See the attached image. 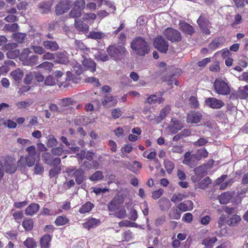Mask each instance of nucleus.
Returning a JSON list of instances; mask_svg holds the SVG:
<instances>
[{
	"instance_id": "1",
	"label": "nucleus",
	"mask_w": 248,
	"mask_h": 248,
	"mask_svg": "<svg viewBox=\"0 0 248 248\" xmlns=\"http://www.w3.org/2000/svg\"><path fill=\"white\" fill-rule=\"evenodd\" d=\"M130 47L135 53L140 56H144L149 53V44L141 37H136L131 42Z\"/></svg>"
},
{
	"instance_id": "2",
	"label": "nucleus",
	"mask_w": 248,
	"mask_h": 248,
	"mask_svg": "<svg viewBox=\"0 0 248 248\" xmlns=\"http://www.w3.org/2000/svg\"><path fill=\"white\" fill-rule=\"evenodd\" d=\"M107 52L110 58L114 61L124 60L128 55V52L124 45H112L107 48Z\"/></svg>"
},
{
	"instance_id": "3",
	"label": "nucleus",
	"mask_w": 248,
	"mask_h": 248,
	"mask_svg": "<svg viewBox=\"0 0 248 248\" xmlns=\"http://www.w3.org/2000/svg\"><path fill=\"white\" fill-rule=\"evenodd\" d=\"M19 59L23 65L32 66L37 64L39 57L36 55L32 54L29 48H26L20 54Z\"/></svg>"
},
{
	"instance_id": "4",
	"label": "nucleus",
	"mask_w": 248,
	"mask_h": 248,
	"mask_svg": "<svg viewBox=\"0 0 248 248\" xmlns=\"http://www.w3.org/2000/svg\"><path fill=\"white\" fill-rule=\"evenodd\" d=\"M214 88L218 94L227 95L230 93L231 90L228 83L221 78L215 79Z\"/></svg>"
},
{
	"instance_id": "5",
	"label": "nucleus",
	"mask_w": 248,
	"mask_h": 248,
	"mask_svg": "<svg viewBox=\"0 0 248 248\" xmlns=\"http://www.w3.org/2000/svg\"><path fill=\"white\" fill-rule=\"evenodd\" d=\"M165 37L172 43L179 42L182 40V35L180 31L172 28H167L163 31Z\"/></svg>"
},
{
	"instance_id": "6",
	"label": "nucleus",
	"mask_w": 248,
	"mask_h": 248,
	"mask_svg": "<svg viewBox=\"0 0 248 248\" xmlns=\"http://www.w3.org/2000/svg\"><path fill=\"white\" fill-rule=\"evenodd\" d=\"M153 44L155 48L162 53H166L168 50L169 43L161 35L155 38Z\"/></svg>"
},
{
	"instance_id": "7",
	"label": "nucleus",
	"mask_w": 248,
	"mask_h": 248,
	"mask_svg": "<svg viewBox=\"0 0 248 248\" xmlns=\"http://www.w3.org/2000/svg\"><path fill=\"white\" fill-rule=\"evenodd\" d=\"M207 167L206 166H200L194 170L195 175L191 177L193 183L200 181L202 178L207 174Z\"/></svg>"
},
{
	"instance_id": "8",
	"label": "nucleus",
	"mask_w": 248,
	"mask_h": 248,
	"mask_svg": "<svg viewBox=\"0 0 248 248\" xmlns=\"http://www.w3.org/2000/svg\"><path fill=\"white\" fill-rule=\"evenodd\" d=\"M202 118V114L199 111H190L186 116V122L188 124H198Z\"/></svg>"
},
{
	"instance_id": "9",
	"label": "nucleus",
	"mask_w": 248,
	"mask_h": 248,
	"mask_svg": "<svg viewBox=\"0 0 248 248\" xmlns=\"http://www.w3.org/2000/svg\"><path fill=\"white\" fill-rule=\"evenodd\" d=\"M70 8L69 0H61L59 3L56 5L55 12L57 15H61L67 12Z\"/></svg>"
},
{
	"instance_id": "10",
	"label": "nucleus",
	"mask_w": 248,
	"mask_h": 248,
	"mask_svg": "<svg viewBox=\"0 0 248 248\" xmlns=\"http://www.w3.org/2000/svg\"><path fill=\"white\" fill-rule=\"evenodd\" d=\"M204 103L209 107L214 109L220 108L225 105L222 100L215 97L207 98L205 100Z\"/></svg>"
},
{
	"instance_id": "11",
	"label": "nucleus",
	"mask_w": 248,
	"mask_h": 248,
	"mask_svg": "<svg viewBox=\"0 0 248 248\" xmlns=\"http://www.w3.org/2000/svg\"><path fill=\"white\" fill-rule=\"evenodd\" d=\"M170 124L168 127V130L171 134H176L183 127L181 122L176 118H172L170 121Z\"/></svg>"
},
{
	"instance_id": "12",
	"label": "nucleus",
	"mask_w": 248,
	"mask_h": 248,
	"mask_svg": "<svg viewBox=\"0 0 248 248\" xmlns=\"http://www.w3.org/2000/svg\"><path fill=\"white\" fill-rule=\"evenodd\" d=\"M171 110V107L170 105H166L163 107L160 110L158 116H155L153 119L156 124L160 123L163 120L167 114H169Z\"/></svg>"
},
{
	"instance_id": "13",
	"label": "nucleus",
	"mask_w": 248,
	"mask_h": 248,
	"mask_svg": "<svg viewBox=\"0 0 248 248\" xmlns=\"http://www.w3.org/2000/svg\"><path fill=\"white\" fill-rule=\"evenodd\" d=\"M226 42V38L223 36H220L215 37L209 44V49L215 50L221 46L223 45Z\"/></svg>"
},
{
	"instance_id": "14",
	"label": "nucleus",
	"mask_w": 248,
	"mask_h": 248,
	"mask_svg": "<svg viewBox=\"0 0 248 248\" xmlns=\"http://www.w3.org/2000/svg\"><path fill=\"white\" fill-rule=\"evenodd\" d=\"M74 25L75 28L79 31L86 33L89 31V26L80 19L75 20Z\"/></svg>"
},
{
	"instance_id": "15",
	"label": "nucleus",
	"mask_w": 248,
	"mask_h": 248,
	"mask_svg": "<svg viewBox=\"0 0 248 248\" xmlns=\"http://www.w3.org/2000/svg\"><path fill=\"white\" fill-rule=\"evenodd\" d=\"M34 156H21L18 162L19 166H24L27 165L29 167L34 165L35 160Z\"/></svg>"
},
{
	"instance_id": "16",
	"label": "nucleus",
	"mask_w": 248,
	"mask_h": 248,
	"mask_svg": "<svg viewBox=\"0 0 248 248\" xmlns=\"http://www.w3.org/2000/svg\"><path fill=\"white\" fill-rule=\"evenodd\" d=\"M179 26L180 30L186 35L191 36L195 32L194 28L186 22H180Z\"/></svg>"
},
{
	"instance_id": "17",
	"label": "nucleus",
	"mask_w": 248,
	"mask_h": 248,
	"mask_svg": "<svg viewBox=\"0 0 248 248\" xmlns=\"http://www.w3.org/2000/svg\"><path fill=\"white\" fill-rule=\"evenodd\" d=\"M176 208L183 212L191 211L193 209V203L190 200L185 201L179 203Z\"/></svg>"
},
{
	"instance_id": "18",
	"label": "nucleus",
	"mask_w": 248,
	"mask_h": 248,
	"mask_svg": "<svg viewBox=\"0 0 248 248\" xmlns=\"http://www.w3.org/2000/svg\"><path fill=\"white\" fill-rule=\"evenodd\" d=\"M73 175L78 185L81 184L86 179L84 171L81 169H78L74 171Z\"/></svg>"
},
{
	"instance_id": "19",
	"label": "nucleus",
	"mask_w": 248,
	"mask_h": 248,
	"mask_svg": "<svg viewBox=\"0 0 248 248\" xmlns=\"http://www.w3.org/2000/svg\"><path fill=\"white\" fill-rule=\"evenodd\" d=\"M43 46L45 49L52 51H57L60 48L58 44L55 41H44L43 42Z\"/></svg>"
},
{
	"instance_id": "20",
	"label": "nucleus",
	"mask_w": 248,
	"mask_h": 248,
	"mask_svg": "<svg viewBox=\"0 0 248 248\" xmlns=\"http://www.w3.org/2000/svg\"><path fill=\"white\" fill-rule=\"evenodd\" d=\"M100 223L101 222L99 219L94 218H91L83 223L82 225L84 228L89 230L92 228H95L99 226Z\"/></svg>"
},
{
	"instance_id": "21",
	"label": "nucleus",
	"mask_w": 248,
	"mask_h": 248,
	"mask_svg": "<svg viewBox=\"0 0 248 248\" xmlns=\"http://www.w3.org/2000/svg\"><path fill=\"white\" fill-rule=\"evenodd\" d=\"M117 103V100L114 96L106 95L104 97V100L102 102V104L104 107H108L115 105Z\"/></svg>"
},
{
	"instance_id": "22",
	"label": "nucleus",
	"mask_w": 248,
	"mask_h": 248,
	"mask_svg": "<svg viewBox=\"0 0 248 248\" xmlns=\"http://www.w3.org/2000/svg\"><path fill=\"white\" fill-rule=\"evenodd\" d=\"M46 163L54 167L58 166L61 163V159L59 157L53 158V156H43Z\"/></svg>"
},
{
	"instance_id": "23",
	"label": "nucleus",
	"mask_w": 248,
	"mask_h": 248,
	"mask_svg": "<svg viewBox=\"0 0 248 248\" xmlns=\"http://www.w3.org/2000/svg\"><path fill=\"white\" fill-rule=\"evenodd\" d=\"M40 206L37 203H33L31 204L25 209V214L28 216H32L35 214L39 209Z\"/></svg>"
},
{
	"instance_id": "24",
	"label": "nucleus",
	"mask_w": 248,
	"mask_h": 248,
	"mask_svg": "<svg viewBox=\"0 0 248 248\" xmlns=\"http://www.w3.org/2000/svg\"><path fill=\"white\" fill-rule=\"evenodd\" d=\"M125 167L132 171L136 173L141 168V164L137 161H134L131 163H128L125 164Z\"/></svg>"
},
{
	"instance_id": "25",
	"label": "nucleus",
	"mask_w": 248,
	"mask_h": 248,
	"mask_svg": "<svg viewBox=\"0 0 248 248\" xmlns=\"http://www.w3.org/2000/svg\"><path fill=\"white\" fill-rule=\"evenodd\" d=\"M232 197V194L229 192H225L218 197V199L220 204H225L228 203Z\"/></svg>"
},
{
	"instance_id": "26",
	"label": "nucleus",
	"mask_w": 248,
	"mask_h": 248,
	"mask_svg": "<svg viewBox=\"0 0 248 248\" xmlns=\"http://www.w3.org/2000/svg\"><path fill=\"white\" fill-rule=\"evenodd\" d=\"M164 101L162 97H158L155 94H152L149 95L146 99L145 103L152 105L156 103L158 104L161 103Z\"/></svg>"
},
{
	"instance_id": "27",
	"label": "nucleus",
	"mask_w": 248,
	"mask_h": 248,
	"mask_svg": "<svg viewBox=\"0 0 248 248\" xmlns=\"http://www.w3.org/2000/svg\"><path fill=\"white\" fill-rule=\"evenodd\" d=\"M61 140L66 145V147H68L69 150L67 151V153L72 154L76 153L77 152L79 151V147L77 146L70 147V143L68 141V140L66 137L62 136L61 138Z\"/></svg>"
},
{
	"instance_id": "28",
	"label": "nucleus",
	"mask_w": 248,
	"mask_h": 248,
	"mask_svg": "<svg viewBox=\"0 0 248 248\" xmlns=\"http://www.w3.org/2000/svg\"><path fill=\"white\" fill-rule=\"evenodd\" d=\"M160 209L162 211L169 209L171 206L170 201L166 198H162L158 201Z\"/></svg>"
},
{
	"instance_id": "29",
	"label": "nucleus",
	"mask_w": 248,
	"mask_h": 248,
	"mask_svg": "<svg viewBox=\"0 0 248 248\" xmlns=\"http://www.w3.org/2000/svg\"><path fill=\"white\" fill-rule=\"evenodd\" d=\"M51 237L50 234H46L42 236L40 239V245L42 248H49Z\"/></svg>"
},
{
	"instance_id": "30",
	"label": "nucleus",
	"mask_w": 248,
	"mask_h": 248,
	"mask_svg": "<svg viewBox=\"0 0 248 248\" xmlns=\"http://www.w3.org/2000/svg\"><path fill=\"white\" fill-rule=\"evenodd\" d=\"M195 184L196 188L204 189L211 183V180L209 177H206Z\"/></svg>"
},
{
	"instance_id": "31",
	"label": "nucleus",
	"mask_w": 248,
	"mask_h": 248,
	"mask_svg": "<svg viewBox=\"0 0 248 248\" xmlns=\"http://www.w3.org/2000/svg\"><path fill=\"white\" fill-rule=\"evenodd\" d=\"M177 208H172L169 213V217L171 219L178 220L180 218L181 213Z\"/></svg>"
},
{
	"instance_id": "32",
	"label": "nucleus",
	"mask_w": 248,
	"mask_h": 248,
	"mask_svg": "<svg viewBox=\"0 0 248 248\" xmlns=\"http://www.w3.org/2000/svg\"><path fill=\"white\" fill-rule=\"evenodd\" d=\"M94 207L93 203L87 202L84 203L79 209V212L81 214H85L90 212Z\"/></svg>"
},
{
	"instance_id": "33",
	"label": "nucleus",
	"mask_w": 248,
	"mask_h": 248,
	"mask_svg": "<svg viewBox=\"0 0 248 248\" xmlns=\"http://www.w3.org/2000/svg\"><path fill=\"white\" fill-rule=\"evenodd\" d=\"M217 240V239L216 237H207L203 240L202 244L205 246L206 248H211Z\"/></svg>"
},
{
	"instance_id": "34",
	"label": "nucleus",
	"mask_w": 248,
	"mask_h": 248,
	"mask_svg": "<svg viewBox=\"0 0 248 248\" xmlns=\"http://www.w3.org/2000/svg\"><path fill=\"white\" fill-rule=\"evenodd\" d=\"M11 75L16 81L19 83L23 77V72L18 69L12 72Z\"/></svg>"
},
{
	"instance_id": "35",
	"label": "nucleus",
	"mask_w": 248,
	"mask_h": 248,
	"mask_svg": "<svg viewBox=\"0 0 248 248\" xmlns=\"http://www.w3.org/2000/svg\"><path fill=\"white\" fill-rule=\"evenodd\" d=\"M241 220L240 217L237 215H233L227 220V223L229 226H235Z\"/></svg>"
},
{
	"instance_id": "36",
	"label": "nucleus",
	"mask_w": 248,
	"mask_h": 248,
	"mask_svg": "<svg viewBox=\"0 0 248 248\" xmlns=\"http://www.w3.org/2000/svg\"><path fill=\"white\" fill-rule=\"evenodd\" d=\"M238 93L240 99H248V85H245L243 89H239Z\"/></svg>"
},
{
	"instance_id": "37",
	"label": "nucleus",
	"mask_w": 248,
	"mask_h": 248,
	"mask_svg": "<svg viewBox=\"0 0 248 248\" xmlns=\"http://www.w3.org/2000/svg\"><path fill=\"white\" fill-rule=\"evenodd\" d=\"M53 67V63L49 62H44L36 66L38 69H43L45 71H50Z\"/></svg>"
},
{
	"instance_id": "38",
	"label": "nucleus",
	"mask_w": 248,
	"mask_h": 248,
	"mask_svg": "<svg viewBox=\"0 0 248 248\" xmlns=\"http://www.w3.org/2000/svg\"><path fill=\"white\" fill-rule=\"evenodd\" d=\"M14 40L18 43H23L26 37V33L16 32L13 34Z\"/></svg>"
},
{
	"instance_id": "39",
	"label": "nucleus",
	"mask_w": 248,
	"mask_h": 248,
	"mask_svg": "<svg viewBox=\"0 0 248 248\" xmlns=\"http://www.w3.org/2000/svg\"><path fill=\"white\" fill-rule=\"evenodd\" d=\"M23 244L26 248H36L37 247L36 242L33 238L30 237L27 238Z\"/></svg>"
},
{
	"instance_id": "40",
	"label": "nucleus",
	"mask_w": 248,
	"mask_h": 248,
	"mask_svg": "<svg viewBox=\"0 0 248 248\" xmlns=\"http://www.w3.org/2000/svg\"><path fill=\"white\" fill-rule=\"evenodd\" d=\"M69 220L65 216H59L55 221V224L59 226L65 225L69 222Z\"/></svg>"
},
{
	"instance_id": "41",
	"label": "nucleus",
	"mask_w": 248,
	"mask_h": 248,
	"mask_svg": "<svg viewBox=\"0 0 248 248\" xmlns=\"http://www.w3.org/2000/svg\"><path fill=\"white\" fill-rule=\"evenodd\" d=\"M22 226L26 231H31L33 226V222L32 219H25L22 222Z\"/></svg>"
},
{
	"instance_id": "42",
	"label": "nucleus",
	"mask_w": 248,
	"mask_h": 248,
	"mask_svg": "<svg viewBox=\"0 0 248 248\" xmlns=\"http://www.w3.org/2000/svg\"><path fill=\"white\" fill-rule=\"evenodd\" d=\"M84 65L91 72H94L96 69V63L91 60H86L84 61Z\"/></svg>"
},
{
	"instance_id": "43",
	"label": "nucleus",
	"mask_w": 248,
	"mask_h": 248,
	"mask_svg": "<svg viewBox=\"0 0 248 248\" xmlns=\"http://www.w3.org/2000/svg\"><path fill=\"white\" fill-rule=\"evenodd\" d=\"M20 52L18 49H15L14 50H8V52L6 53V56L9 59H14L17 57H19Z\"/></svg>"
},
{
	"instance_id": "44",
	"label": "nucleus",
	"mask_w": 248,
	"mask_h": 248,
	"mask_svg": "<svg viewBox=\"0 0 248 248\" xmlns=\"http://www.w3.org/2000/svg\"><path fill=\"white\" fill-rule=\"evenodd\" d=\"M189 105L191 108H199V103L197 98L194 96H191L189 98Z\"/></svg>"
},
{
	"instance_id": "45",
	"label": "nucleus",
	"mask_w": 248,
	"mask_h": 248,
	"mask_svg": "<svg viewBox=\"0 0 248 248\" xmlns=\"http://www.w3.org/2000/svg\"><path fill=\"white\" fill-rule=\"evenodd\" d=\"M118 205V198H113L108 203V208L109 211H113L115 210Z\"/></svg>"
},
{
	"instance_id": "46",
	"label": "nucleus",
	"mask_w": 248,
	"mask_h": 248,
	"mask_svg": "<svg viewBox=\"0 0 248 248\" xmlns=\"http://www.w3.org/2000/svg\"><path fill=\"white\" fill-rule=\"evenodd\" d=\"M186 196L184 194L182 193L174 194L170 199L171 201L173 203H176L180 202L185 199Z\"/></svg>"
},
{
	"instance_id": "47",
	"label": "nucleus",
	"mask_w": 248,
	"mask_h": 248,
	"mask_svg": "<svg viewBox=\"0 0 248 248\" xmlns=\"http://www.w3.org/2000/svg\"><path fill=\"white\" fill-rule=\"evenodd\" d=\"M104 34L99 31H90L89 37L93 39H101L104 37Z\"/></svg>"
},
{
	"instance_id": "48",
	"label": "nucleus",
	"mask_w": 248,
	"mask_h": 248,
	"mask_svg": "<svg viewBox=\"0 0 248 248\" xmlns=\"http://www.w3.org/2000/svg\"><path fill=\"white\" fill-rule=\"evenodd\" d=\"M103 178V175L102 172L100 171H96L89 177V179L92 181H98Z\"/></svg>"
},
{
	"instance_id": "49",
	"label": "nucleus",
	"mask_w": 248,
	"mask_h": 248,
	"mask_svg": "<svg viewBox=\"0 0 248 248\" xmlns=\"http://www.w3.org/2000/svg\"><path fill=\"white\" fill-rule=\"evenodd\" d=\"M83 10H80V9H78L74 7L73 9L71 10L69 13V15L72 17H79L81 16V12Z\"/></svg>"
},
{
	"instance_id": "50",
	"label": "nucleus",
	"mask_w": 248,
	"mask_h": 248,
	"mask_svg": "<svg viewBox=\"0 0 248 248\" xmlns=\"http://www.w3.org/2000/svg\"><path fill=\"white\" fill-rule=\"evenodd\" d=\"M31 48L33 50L34 53L37 54L42 55L45 52V48L44 46L33 45L31 46Z\"/></svg>"
},
{
	"instance_id": "51",
	"label": "nucleus",
	"mask_w": 248,
	"mask_h": 248,
	"mask_svg": "<svg viewBox=\"0 0 248 248\" xmlns=\"http://www.w3.org/2000/svg\"><path fill=\"white\" fill-rule=\"evenodd\" d=\"M74 7L83 10L86 7V2L84 0H76L74 3Z\"/></svg>"
},
{
	"instance_id": "52",
	"label": "nucleus",
	"mask_w": 248,
	"mask_h": 248,
	"mask_svg": "<svg viewBox=\"0 0 248 248\" xmlns=\"http://www.w3.org/2000/svg\"><path fill=\"white\" fill-rule=\"evenodd\" d=\"M33 103L31 100L21 101L16 103V106L18 108H25L29 107Z\"/></svg>"
},
{
	"instance_id": "53",
	"label": "nucleus",
	"mask_w": 248,
	"mask_h": 248,
	"mask_svg": "<svg viewBox=\"0 0 248 248\" xmlns=\"http://www.w3.org/2000/svg\"><path fill=\"white\" fill-rule=\"evenodd\" d=\"M86 82L92 84L95 87H99L101 86L99 79L95 77L88 78L85 80Z\"/></svg>"
},
{
	"instance_id": "54",
	"label": "nucleus",
	"mask_w": 248,
	"mask_h": 248,
	"mask_svg": "<svg viewBox=\"0 0 248 248\" xmlns=\"http://www.w3.org/2000/svg\"><path fill=\"white\" fill-rule=\"evenodd\" d=\"M164 164L167 172L170 173L174 168V164L170 160H165Z\"/></svg>"
},
{
	"instance_id": "55",
	"label": "nucleus",
	"mask_w": 248,
	"mask_h": 248,
	"mask_svg": "<svg viewBox=\"0 0 248 248\" xmlns=\"http://www.w3.org/2000/svg\"><path fill=\"white\" fill-rule=\"evenodd\" d=\"M34 72H30L26 75L24 79V83L27 85L30 84L34 78Z\"/></svg>"
},
{
	"instance_id": "56",
	"label": "nucleus",
	"mask_w": 248,
	"mask_h": 248,
	"mask_svg": "<svg viewBox=\"0 0 248 248\" xmlns=\"http://www.w3.org/2000/svg\"><path fill=\"white\" fill-rule=\"evenodd\" d=\"M63 146L62 144L57 147L53 148L51 149V152L53 155H62L63 152Z\"/></svg>"
},
{
	"instance_id": "57",
	"label": "nucleus",
	"mask_w": 248,
	"mask_h": 248,
	"mask_svg": "<svg viewBox=\"0 0 248 248\" xmlns=\"http://www.w3.org/2000/svg\"><path fill=\"white\" fill-rule=\"evenodd\" d=\"M13 216L15 221L19 223L23 217V214L21 211H16L13 214Z\"/></svg>"
},
{
	"instance_id": "58",
	"label": "nucleus",
	"mask_w": 248,
	"mask_h": 248,
	"mask_svg": "<svg viewBox=\"0 0 248 248\" xmlns=\"http://www.w3.org/2000/svg\"><path fill=\"white\" fill-rule=\"evenodd\" d=\"M199 26H203V24H207L209 22L204 14H202L197 20Z\"/></svg>"
},
{
	"instance_id": "59",
	"label": "nucleus",
	"mask_w": 248,
	"mask_h": 248,
	"mask_svg": "<svg viewBox=\"0 0 248 248\" xmlns=\"http://www.w3.org/2000/svg\"><path fill=\"white\" fill-rule=\"evenodd\" d=\"M122 114V112L120 108L113 109L111 111V115L113 119L119 118Z\"/></svg>"
},
{
	"instance_id": "60",
	"label": "nucleus",
	"mask_w": 248,
	"mask_h": 248,
	"mask_svg": "<svg viewBox=\"0 0 248 248\" xmlns=\"http://www.w3.org/2000/svg\"><path fill=\"white\" fill-rule=\"evenodd\" d=\"M75 46L77 49H79L81 50H85L87 49V47L84 45L83 43L80 40H76L75 41Z\"/></svg>"
},
{
	"instance_id": "61",
	"label": "nucleus",
	"mask_w": 248,
	"mask_h": 248,
	"mask_svg": "<svg viewBox=\"0 0 248 248\" xmlns=\"http://www.w3.org/2000/svg\"><path fill=\"white\" fill-rule=\"evenodd\" d=\"M226 219L227 217L226 215L222 214L220 216L217 221L218 228H221L225 226Z\"/></svg>"
},
{
	"instance_id": "62",
	"label": "nucleus",
	"mask_w": 248,
	"mask_h": 248,
	"mask_svg": "<svg viewBox=\"0 0 248 248\" xmlns=\"http://www.w3.org/2000/svg\"><path fill=\"white\" fill-rule=\"evenodd\" d=\"M45 84L47 86H54L56 84L55 79L51 76L46 77L45 80Z\"/></svg>"
},
{
	"instance_id": "63",
	"label": "nucleus",
	"mask_w": 248,
	"mask_h": 248,
	"mask_svg": "<svg viewBox=\"0 0 248 248\" xmlns=\"http://www.w3.org/2000/svg\"><path fill=\"white\" fill-rule=\"evenodd\" d=\"M114 215L120 219H122L126 217V213L124 209H121L119 211L116 212L115 213Z\"/></svg>"
},
{
	"instance_id": "64",
	"label": "nucleus",
	"mask_w": 248,
	"mask_h": 248,
	"mask_svg": "<svg viewBox=\"0 0 248 248\" xmlns=\"http://www.w3.org/2000/svg\"><path fill=\"white\" fill-rule=\"evenodd\" d=\"M164 193L163 189H159L152 193V198L155 200L159 199Z\"/></svg>"
}]
</instances>
